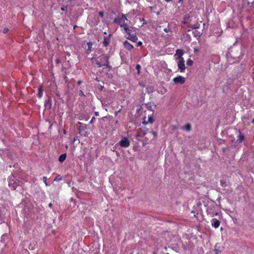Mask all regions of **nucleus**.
I'll return each mask as SVG.
<instances>
[{
  "label": "nucleus",
  "instance_id": "nucleus-14",
  "mask_svg": "<svg viewBox=\"0 0 254 254\" xmlns=\"http://www.w3.org/2000/svg\"><path fill=\"white\" fill-rule=\"evenodd\" d=\"M183 129L187 130V131H190L191 129V126L190 124H188L183 127Z\"/></svg>",
  "mask_w": 254,
  "mask_h": 254
},
{
  "label": "nucleus",
  "instance_id": "nucleus-12",
  "mask_svg": "<svg viewBox=\"0 0 254 254\" xmlns=\"http://www.w3.org/2000/svg\"><path fill=\"white\" fill-rule=\"evenodd\" d=\"M43 89L42 88V87H40L38 88V94H37V96L39 98H41L43 95Z\"/></svg>",
  "mask_w": 254,
  "mask_h": 254
},
{
  "label": "nucleus",
  "instance_id": "nucleus-27",
  "mask_svg": "<svg viewBox=\"0 0 254 254\" xmlns=\"http://www.w3.org/2000/svg\"><path fill=\"white\" fill-rule=\"evenodd\" d=\"M140 68V65H139V64H137L136 66V68L137 69V70H139Z\"/></svg>",
  "mask_w": 254,
  "mask_h": 254
},
{
  "label": "nucleus",
  "instance_id": "nucleus-11",
  "mask_svg": "<svg viewBox=\"0 0 254 254\" xmlns=\"http://www.w3.org/2000/svg\"><path fill=\"white\" fill-rule=\"evenodd\" d=\"M66 154H62L60 156L59 158V161L61 162V163H62L66 159Z\"/></svg>",
  "mask_w": 254,
  "mask_h": 254
},
{
  "label": "nucleus",
  "instance_id": "nucleus-32",
  "mask_svg": "<svg viewBox=\"0 0 254 254\" xmlns=\"http://www.w3.org/2000/svg\"><path fill=\"white\" fill-rule=\"evenodd\" d=\"M153 254H157V252L156 251H154L153 252Z\"/></svg>",
  "mask_w": 254,
  "mask_h": 254
},
{
  "label": "nucleus",
  "instance_id": "nucleus-1",
  "mask_svg": "<svg viewBox=\"0 0 254 254\" xmlns=\"http://www.w3.org/2000/svg\"><path fill=\"white\" fill-rule=\"evenodd\" d=\"M126 33L127 34L126 36L127 39L135 42L137 40V37L136 36V32L133 28H128V26L127 27V29H124Z\"/></svg>",
  "mask_w": 254,
  "mask_h": 254
},
{
  "label": "nucleus",
  "instance_id": "nucleus-6",
  "mask_svg": "<svg viewBox=\"0 0 254 254\" xmlns=\"http://www.w3.org/2000/svg\"><path fill=\"white\" fill-rule=\"evenodd\" d=\"M121 147L127 148L130 145V142L127 137L123 138L119 142Z\"/></svg>",
  "mask_w": 254,
  "mask_h": 254
},
{
  "label": "nucleus",
  "instance_id": "nucleus-26",
  "mask_svg": "<svg viewBox=\"0 0 254 254\" xmlns=\"http://www.w3.org/2000/svg\"><path fill=\"white\" fill-rule=\"evenodd\" d=\"M79 95H80V96L84 95V94H83V92L82 91L80 90V91H79Z\"/></svg>",
  "mask_w": 254,
  "mask_h": 254
},
{
  "label": "nucleus",
  "instance_id": "nucleus-17",
  "mask_svg": "<svg viewBox=\"0 0 254 254\" xmlns=\"http://www.w3.org/2000/svg\"><path fill=\"white\" fill-rule=\"evenodd\" d=\"M220 184H221V186L222 187H225L227 186V183L224 180H221L220 181Z\"/></svg>",
  "mask_w": 254,
  "mask_h": 254
},
{
  "label": "nucleus",
  "instance_id": "nucleus-25",
  "mask_svg": "<svg viewBox=\"0 0 254 254\" xmlns=\"http://www.w3.org/2000/svg\"><path fill=\"white\" fill-rule=\"evenodd\" d=\"M8 31V28H4L3 29V33H6Z\"/></svg>",
  "mask_w": 254,
  "mask_h": 254
},
{
  "label": "nucleus",
  "instance_id": "nucleus-13",
  "mask_svg": "<svg viewBox=\"0 0 254 254\" xmlns=\"http://www.w3.org/2000/svg\"><path fill=\"white\" fill-rule=\"evenodd\" d=\"M153 122V119L152 117L149 116L148 118L147 121H144L143 123V124L146 125L148 123H152Z\"/></svg>",
  "mask_w": 254,
  "mask_h": 254
},
{
  "label": "nucleus",
  "instance_id": "nucleus-34",
  "mask_svg": "<svg viewBox=\"0 0 254 254\" xmlns=\"http://www.w3.org/2000/svg\"><path fill=\"white\" fill-rule=\"evenodd\" d=\"M252 123H253V124H254V119L253 120V121H252Z\"/></svg>",
  "mask_w": 254,
  "mask_h": 254
},
{
  "label": "nucleus",
  "instance_id": "nucleus-3",
  "mask_svg": "<svg viewBox=\"0 0 254 254\" xmlns=\"http://www.w3.org/2000/svg\"><path fill=\"white\" fill-rule=\"evenodd\" d=\"M96 63L99 67L104 65L108 66V57L105 55H102L96 59Z\"/></svg>",
  "mask_w": 254,
  "mask_h": 254
},
{
  "label": "nucleus",
  "instance_id": "nucleus-2",
  "mask_svg": "<svg viewBox=\"0 0 254 254\" xmlns=\"http://www.w3.org/2000/svg\"><path fill=\"white\" fill-rule=\"evenodd\" d=\"M17 176H11L9 177L8 186L12 190H15L17 186H19L20 181L16 178Z\"/></svg>",
  "mask_w": 254,
  "mask_h": 254
},
{
  "label": "nucleus",
  "instance_id": "nucleus-33",
  "mask_svg": "<svg viewBox=\"0 0 254 254\" xmlns=\"http://www.w3.org/2000/svg\"><path fill=\"white\" fill-rule=\"evenodd\" d=\"M167 2H170L172 0H165Z\"/></svg>",
  "mask_w": 254,
  "mask_h": 254
},
{
  "label": "nucleus",
  "instance_id": "nucleus-15",
  "mask_svg": "<svg viewBox=\"0 0 254 254\" xmlns=\"http://www.w3.org/2000/svg\"><path fill=\"white\" fill-rule=\"evenodd\" d=\"M184 54L183 51L181 49H178L176 51V55H178L179 57H182Z\"/></svg>",
  "mask_w": 254,
  "mask_h": 254
},
{
  "label": "nucleus",
  "instance_id": "nucleus-30",
  "mask_svg": "<svg viewBox=\"0 0 254 254\" xmlns=\"http://www.w3.org/2000/svg\"><path fill=\"white\" fill-rule=\"evenodd\" d=\"M65 7H61V9L63 11H64L65 10Z\"/></svg>",
  "mask_w": 254,
  "mask_h": 254
},
{
  "label": "nucleus",
  "instance_id": "nucleus-22",
  "mask_svg": "<svg viewBox=\"0 0 254 254\" xmlns=\"http://www.w3.org/2000/svg\"><path fill=\"white\" fill-rule=\"evenodd\" d=\"M43 180L44 182L45 183V185L47 186H48V184L47 183V178L46 177H43Z\"/></svg>",
  "mask_w": 254,
  "mask_h": 254
},
{
  "label": "nucleus",
  "instance_id": "nucleus-16",
  "mask_svg": "<svg viewBox=\"0 0 254 254\" xmlns=\"http://www.w3.org/2000/svg\"><path fill=\"white\" fill-rule=\"evenodd\" d=\"M110 43V39L109 38H104V41H103V44L105 46H107V45H108Z\"/></svg>",
  "mask_w": 254,
  "mask_h": 254
},
{
  "label": "nucleus",
  "instance_id": "nucleus-29",
  "mask_svg": "<svg viewBox=\"0 0 254 254\" xmlns=\"http://www.w3.org/2000/svg\"><path fill=\"white\" fill-rule=\"evenodd\" d=\"M152 134H153V135L154 136H156V133L155 132H152Z\"/></svg>",
  "mask_w": 254,
  "mask_h": 254
},
{
  "label": "nucleus",
  "instance_id": "nucleus-4",
  "mask_svg": "<svg viewBox=\"0 0 254 254\" xmlns=\"http://www.w3.org/2000/svg\"><path fill=\"white\" fill-rule=\"evenodd\" d=\"M115 21L120 24L121 27L127 29L128 20L125 14H122L120 17H118L117 19H115Z\"/></svg>",
  "mask_w": 254,
  "mask_h": 254
},
{
  "label": "nucleus",
  "instance_id": "nucleus-8",
  "mask_svg": "<svg viewBox=\"0 0 254 254\" xmlns=\"http://www.w3.org/2000/svg\"><path fill=\"white\" fill-rule=\"evenodd\" d=\"M222 248L220 244L217 243L214 246V252L216 254H219L222 252Z\"/></svg>",
  "mask_w": 254,
  "mask_h": 254
},
{
  "label": "nucleus",
  "instance_id": "nucleus-28",
  "mask_svg": "<svg viewBox=\"0 0 254 254\" xmlns=\"http://www.w3.org/2000/svg\"><path fill=\"white\" fill-rule=\"evenodd\" d=\"M164 31L166 32H168L169 31V30L167 29V28H165L164 29Z\"/></svg>",
  "mask_w": 254,
  "mask_h": 254
},
{
  "label": "nucleus",
  "instance_id": "nucleus-20",
  "mask_svg": "<svg viewBox=\"0 0 254 254\" xmlns=\"http://www.w3.org/2000/svg\"><path fill=\"white\" fill-rule=\"evenodd\" d=\"M244 139V136L242 135H240L239 137V140L240 142H242Z\"/></svg>",
  "mask_w": 254,
  "mask_h": 254
},
{
  "label": "nucleus",
  "instance_id": "nucleus-23",
  "mask_svg": "<svg viewBox=\"0 0 254 254\" xmlns=\"http://www.w3.org/2000/svg\"><path fill=\"white\" fill-rule=\"evenodd\" d=\"M99 14L102 17H103L104 16V12L102 11H99Z\"/></svg>",
  "mask_w": 254,
  "mask_h": 254
},
{
  "label": "nucleus",
  "instance_id": "nucleus-24",
  "mask_svg": "<svg viewBox=\"0 0 254 254\" xmlns=\"http://www.w3.org/2000/svg\"><path fill=\"white\" fill-rule=\"evenodd\" d=\"M142 44V42L141 41H139L137 43V46H141Z\"/></svg>",
  "mask_w": 254,
  "mask_h": 254
},
{
  "label": "nucleus",
  "instance_id": "nucleus-5",
  "mask_svg": "<svg viewBox=\"0 0 254 254\" xmlns=\"http://www.w3.org/2000/svg\"><path fill=\"white\" fill-rule=\"evenodd\" d=\"M178 66L181 72L184 71L186 67L185 65V60L182 57L178 58Z\"/></svg>",
  "mask_w": 254,
  "mask_h": 254
},
{
  "label": "nucleus",
  "instance_id": "nucleus-7",
  "mask_svg": "<svg viewBox=\"0 0 254 254\" xmlns=\"http://www.w3.org/2000/svg\"><path fill=\"white\" fill-rule=\"evenodd\" d=\"M173 81L175 84H183L185 82V78L182 76H179L173 79Z\"/></svg>",
  "mask_w": 254,
  "mask_h": 254
},
{
  "label": "nucleus",
  "instance_id": "nucleus-31",
  "mask_svg": "<svg viewBox=\"0 0 254 254\" xmlns=\"http://www.w3.org/2000/svg\"><path fill=\"white\" fill-rule=\"evenodd\" d=\"M49 207H52V204L51 203H50L49 204Z\"/></svg>",
  "mask_w": 254,
  "mask_h": 254
},
{
  "label": "nucleus",
  "instance_id": "nucleus-10",
  "mask_svg": "<svg viewBox=\"0 0 254 254\" xmlns=\"http://www.w3.org/2000/svg\"><path fill=\"white\" fill-rule=\"evenodd\" d=\"M123 44L125 48L128 51L131 50L133 48V46L130 44L127 41H125Z\"/></svg>",
  "mask_w": 254,
  "mask_h": 254
},
{
  "label": "nucleus",
  "instance_id": "nucleus-18",
  "mask_svg": "<svg viewBox=\"0 0 254 254\" xmlns=\"http://www.w3.org/2000/svg\"><path fill=\"white\" fill-rule=\"evenodd\" d=\"M62 176H57V177L54 179L55 181H59L62 180Z\"/></svg>",
  "mask_w": 254,
  "mask_h": 254
},
{
  "label": "nucleus",
  "instance_id": "nucleus-19",
  "mask_svg": "<svg viewBox=\"0 0 254 254\" xmlns=\"http://www.w3.org/2000/svg\"><path fill=\"white\" fill-rule=\"evenodd\" d=\"M192 64H193V61L190 59H189L187 62V64L188 65L190 66Z\"/></svg>",
  "mask_w": 254,
  "mask_h": 254
},
{
  "label": "nucleus",
  "instance_id": "nucleus-21",
  "mask_svg": "<svg viewBox=\"0 0 254 254\" xmlns=\"http://www.w3.org/2000/svg\"><path fill=\"white\" fill-rule=\"evenodd\" d=\"M46 104H49L50 108L51 107V106L52 104V101L50 98L47 100V101L46 102Z\"/></svg>",
  "mask_w": 254,
  "mask_h": 254
},
{
  "label": "nucleus",
  "instance_id": "nucleus-9",
  "mask_svg": "<svg viewBox=\"0 0 254 254\" xmlns=\"http://www.w3.org/2000/svg\"><path fill=\"white\" fill-rule=\"evenodd\" d=\"M211 221V225L212 227H214L215 228H217L219 227L220 224V222L219 220L215 218H213L212 219Z\"/></svg>",
  "mask_w": 254,
  "mask_h": 254
}]
</instances>
